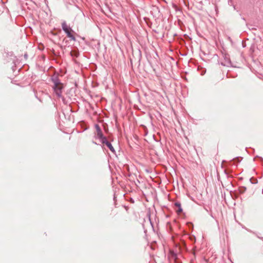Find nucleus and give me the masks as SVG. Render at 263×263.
Segmentation results:
<instances>
[{
    "instance_id": "nucleus-15",
    "label": "nucleus",
    "mask_w": 263,
    "mask_h": 263,
    "mask_svg": "<svg viewBox=\"0 0 263 263\" xmlns=\"http://www.w3.org/2000/svg\"><path fill=\"white\" fill-rule=\"evenodd\" d=\"M183 2L184 3V4L185 5V2L184 0L183 1Z\"/></svg>"
},
{
    "instance_id": "nucleus-5",
    "label": "nucleus",
    "mask_w": 263,
    "mask_h": 263,
    "mask_svg": "<svg viewBox=\"0 0 263 263\" xmlns=\"http://www.w3.org/2000/svg\"><path fill=\"white\" fill-rule=\"evenodd\" d=\"M102 143L103 145H105L112 152L114 153L115 152L114 148L112 146L111 144L106 139H105L104 141H102Z\"/></svg>"
},
{
    "instance_id": "nucleus-10",
    "label": "nucleus",
    "mask_w": 263,
    "mask_h": 263,
    "mask_svg": "<svg viewBox=\"0 0 263 263\" xmlns=\"http://www.w3.org/2000/svg\"><path fill=\"white\" fill-rule=\"evenodd\" d=\"M187 224H188L189 227H193V224L192 223H191V222H189Z\"/></svg>"
},
{
    "instance_id": "nucleus-8",
    "label": "nucleus",
    "mask_w": 263,
    "mask_h": 263,
    "mask_svg": "<svg viewBox=\"0 0 263 263\" xmlns=\"http://www.w3.org/2000/svg\"><path fill=\"white\" fill-rule=\"evenodd\" d=\"M70 53H71V55L72 56L77 57V55H78L77 52L76 51H71Z\"/></svg>"
},
{
    "instance_id": "nucleus-13",
    "label": "nucleus",
    "mask_w": 263,
    "mask_h": 263,
    "mask_svg": "<svg viewBox=\"0 0 263 263\" xmlns=\"http://www.w3.org/2000/svg\"><path fill=\"white\" fill-rule=\"evenodd\" d=\"M227 60V63H230V61L229 59H228Z\"/></svg>"
},
{
    "instance_id": "nucleus-16",
    "label": "nucleus",
    "mask_w": 263,
    "mask_h": 263,
    "mask_svg": "<svg viewBox=\"0 0 263 263\" xmlns=\"http://www.w3.org/2000/svg\"><path fill=\"white\" fill-rule=\"evenodd\" d=\"M181 212H182V215H183V211L182 210L181 211Z\"/></svg>"
},
{
    "instance_id": "nucleus-7",
    "label": "nucleus",
    "mask_w": 263,
    "mask_h": 263,
    "mask_svg": "<svg viewBox=\"0 0 263 263\" xmlns=\"http://www.w3.org/2000/svg\"><path fill=\"white\" fill-rule=\"evenodd\" d=\"M247 190V188L245 186H242L241 187V188L240 189V192L241 193H243Z\"/></svg>"
},
{
    "instance_id": "nucleus-11",
    "label": "nucleus",
    "mask_w": 263,
    "mask_h": 263,
    "mask_svg": "<svg viewBox=\"0 0 263 263\" xmlns=\"http://www.w3.org/2000/svg\"><path fill=\"white\" fill-rule=\"evenodd\" d=\"M181 244H182V248H183V247L185 246L184 242L183 241V240H182Z\"/></svg>"
},
{
    "instance_id": "nucleus-4",
    "label": "nucleus",
    "mask_w": 263,
    "mask_h": 263,
    "mask_svg": "<svg viewBox=\"0 0 263 263\" xmlns=\"http://www.w3.org/2000/svg\"><path fill=\"white\" fill-rule=\"evenodd\" d=\"M95 127L96 129L97 137L100 139L101 142H102V141H104L105 139H106V138L103 136L102 130L98 125H96Z\"/></svg>"
},
{
    "instance_id": "nucleus-6",
    "label": "nucleus",
    "mask_w": 263,
    "mask_h": 263,
    "mask_svg": "<svg viewBox=\"0 0 263 263\" xmlns=\"http://www.w3.org/2000/svg\"><path fill=\"white\" fill-rule=\"evenodd\" d=\"M175 205L178 207V209L176 210V212L179 214L181 212V206L179 203L176 202L175 203Z\"/></svg>"
},
{
    "instance_id": "nucleus-2",
    "label": "nucleus",
    "mask_w": 263,
    "mask_h": 263,
    "mask_svg": "<svg viewBox=\"0 0 263 263\" xmlns=\"http://www.w3.org/2000/svg\"><path fill=\"white\" fill-rule=\"evenodd\" d=\"M62 27L63 30L67 34V36L72 40L74 41L76 39L74 35H73V31L71 28L67 25L66 22H64L62 24Z\"/></svg>"
},
{
    "instance_id": "nucleus-9",
    "label": "nucleus",
    "mask_w": 263,
    "mask_h": 263,
    "mask_svg": "<svg viewBox=\"0 0 263 263\" xmlns=\"http://www.w3.org/2000/svg\"><path fill=\"white\" fill-rule=\"evenodd\" d=\"M252 179H253L252 178H251V179H250V181H251V183H253V184H256V183H257V180L256 179H255V180H254V181H253V182L252 181Z\"/></svg>"
},
{
    "instance_id": "nucleus-12",
    "label": "nucleus",
    "mask_w": 263,
    "mask_h": 263,
    "mask_svg": "<svg viewBox=\"0 0 263 263\" xmlns=\"http://www.w3.org/2000/svg\"><path fill=\"white\" fill-rule=\"evenodd\" d=\"M172 257L174 258V259L175 260H176V255H175V254H173Z\"/></svg>"
},
{
    "instance_id": "nucleus-3",
    "label": "nucleus",
    "mask_w": 263,
    "mask_h": 263,
    "mask_svg": "<svg viewBox=\"0 0 263 263\" xmlns=\"http://www.w3.org/2000/svg\"><path fill=\"white\" fill-rule=\"evenodd\" d=\"M63 88V86L62 83L58 82L54 83L53 88L54 92L58 97H60L61 96Z\"/></svg>"
},
{
    "instance_id": "nucleus-1",
    "label": "nucleus",
    "mask_w": 263,
    "mask_h": 263,
    "mask_svg": "<svg viewBox=\"0 0 263 263\" xmlns=\"http://www.w3.org/2000/svg\"><path fill=\"white\" fill-rule=\"evenodd\" d=\"M192 178L191 176L190 175L187 177H185L184 179L182 178V186L186 190L192 187H194L192 182Z\"/></svg>"
},
{
    "instance_id": "nucleus-17",
    "label": "nucleus",
    "mask_w": 263,
    "mask_h": 263,
    "mask_svg": "<svg viewBox=\"0 0 263 263\" xmlns=\"http://www.w3.org/2000/svg\"><path fill=\"white\" fill-rule=\"evenodd\" d=\"M181 41H182V42H183V39H181Z\"/></svg>"
},
{
    "instance_id": "nucleus-14",
    "label": "nucleus",
    "mask_w": 263,
    "mask_h": 263,
    "mask_svg": "<svg viewBox=\"0 0 263 263\" xmlns=\"http://www.w3.org/2000/svg\"><path fill=\"white\" fill-rule=\"evenodd\" d=\"M186 55L185 54H184V53H182V54H181V55H182V56H184V55Z\"/></svg>"
}]
</instances>
